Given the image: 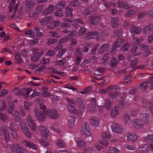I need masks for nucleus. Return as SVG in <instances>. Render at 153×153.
Here are the masks:
<instances>
[{
    "mask_svg": "<svg viewBox=\"0 0 153 153\" xmlns=\"http://www.w3.org/2000/svg\"><path fill=\"white\" fill-rule=\"evenodd\" d=\"M54 14L56 16L61 17L63 15V13L62 10H59L55 12Z\"/></svg>",
    "mask_w": 153,
    "mask_h": 153,
    "instance_id": "obj_54",
    "label": "nucleus"
},
{
    "mask_svg": "<svg viewBox=\"0 0 153 153\" xmlns=\"http://www.w3.org/2000/svg\"><path fill=\"white\" fill-rule=\"evenodd\" d=\"M49 35L55 37H59L60 36V35L59 33L55 31L51 32L49 33Z\"/></svg>",
    "mask_w": 153,
    "mask_h": 153,
    "instance_id": "obj_57",
    "label": "nucleus"
},
{
    "mask_svg": "<svg viewBox=\"0 0 153 153\" xmlns=\"http://www.w3.org/2000/svg\"><path fill=\"white\" fill-rule=\"evenodd\" d=\"M38 128L42 137L45 140H48L49 134L48 130L45 126L41 125L38 126Z\"/></svg>",
    "mask_w": 153,
    "mask_h": 153,
    "instance_id": "obj_4",
    "label": "nucleus"
},
{
    "mask_svg": "<svg viewBox=\"0 0 153 153\" xmlns=\"http://www.w3.org/2000/svg\"><path fill=\"white\" fill-rule=\"evenodd\" d=\"M100 119L96 117H92L90 119V123L93 127L98 126L100 124Z\"/></svg>",
    "mask_w": 153,
    "mask_h": 153,
    "instance_id": "obj_12",
    "label": "nucleus"
},
{
    "mask_svg": "<svg viewBox=\"0 0 153 153\" xmlns=\"http://www.w3.org/2000/svg\"><path fill=\"white\" fill-rule=\"evenodd\" d=\"M16 0H12L10 3L9 5V11H11L14 9L13 13L15 12L17 10L18 7L19 5V3H17L15 6L14 7L15 3Z\"/></svg>",
    "mask_w": 153,
    "mask_h": 153,
    "instance_id": "obj_18",
    "label": "nucleus"
},
{
    "mask_svg": "<svg viewBox=\"0 0 153 153\" xmlns=\"http://www.w3.org/2000/svg\"><path fill=\"white\" fill-rule=\"evenodd\" d=\"M145 140L153 143V135L148 134L144 138Z\"/></svg>",
    "mask_w": 153,
    "mask_h": 153,
    "instance_id": "obj_45",
    "label": "nucleus"
},
{
    "mask_svg": "<svg viewBox=\"0 0 153 153\" xmlns=\"http://www.w3.org/2000/svg\"><path fill=\"white\" fill-rule=\"evenodd\" d=\"M143 41V38L137 39L134 38V43L135 45H139Z\"/></svg>",
    "mask_w": 153,
    "mask_h": 153,
    "instance_id": "obj_55",
    "label": "nucleus"
},
{
    "mask_svg": "<svg viewBox=\"0 0 153 153\" xmlns=\"http://www.w3.org/2000/svg\"><path fill=\"white\" fill-rule=\"evenodd\" d=\"M33 29L35 31L36 34L37 36L40 37L43 34L42 32H40L39 29V28L35 27Z\"/></svg>",
    "mask_w": 153,
    "mask_h": 153,
    "instance_id": "obj_64",
    "label": "nucleus"
},
{
    "mask_svg": "<svg viewBox=\"0 0 153 153\" xmlns=\"http://www.w3.org/2000/svg\"><path fill=\"white\" fill-rule=\"evenodd\" d=\"M35 111L36 117L37 119L39 121H43L45 118L47 116L46 111L43 110L41 111L40 109L36 110Z\"/></svg>",
    "mask_w": 153,
    "mask_h": 153,
    "instance_id": "obj_7",
    "label": "nucleus"
},
{
    "mask_svg": "<svg viewBox=\"0 0 153 153\" xmlns=\"http://www.w3.org/2000/svg\"><path fill=\"white\" fill-rule=\"evenodd\" d=\"M2 130L5 139L7 141H8L9 140V134L7 131V129L5 127H4L2 128Z\"/></svg>",
    "mask_w": 153,
    "mask_h": 153,
    "instance_id": "obj_38",
    "label": "nucleus"
},
{
    "mask_svg": "<svg viewBox=\"0 0 153 153\" xmlns=\"http://www.w3.org/2000/svg\"><path fill=\"white\" fill-rule=\"evenodd\" d=\"M60 24V22L59 20H57L51 24V25H53V27H49V28L53 29V27H57Z\"/></svg>",
    "mask_w": 153,
    "mask_h": 153,
    "instance_id": "obj_53",
    "label": "nucleus"
},
{
    "mask_svg": "<svg viewBox=\"0 0 153 153\" xmlns=\"http://www.w3.org/2000/svg\"><path fill=\"white\" fill-rule=\"evenodd\" d=\"M54 10V6L51 5L47 8L44 10V13L47 14L51 13Z\"/></svg>",
    "mask_w": 153,
    "mask_h": 153,
    "instance_id": "obj_34",
    "label": "nucleus"
},
{
    "mask_svg": "<svg viewBox=\"0 0 153 153\" xmlns=\"http://www.w3.org/2000/svg\"><path fill=\"white\" fill-rule=\"evenodd\" d=\"M50 59L48 58H43L40 61V63L41 64H46L49 63Z\"/></svg>",
    "mask_w": 153,
    "mask_h": 153,
    "instance_id": "obj_63",
    "label": "nucleus"
},
{
    "mask_svg": "<svg viewBox=\"0 0 153 153\" xmlns=\"http://www.w3.org/2000/svg\"><path fill=\"white\" fill-rule=\"evenodd\" d=\"M66 60L64 59L57 60L56 61L55 64L56 65L62 66L63 65L66 63Z\"/></svg>",
    "mask_w": 153,
    "mask_h": 153,
    "instance_id": "obj_42",
    "label": "nucleus"
},
{
    "mask_svg": "<svg viewBox=\"0 0 153 153\" xmlns=\"http://www.w3.org/2000/svg\"><path fill=\"white\" fill-rule=\"evenodd\" d=\"M118 5L120 8L119 12L121 13L123 12H124L125 9L130 8L131 7L129 6L127 3L124 1H119L118 3Z\"/></svg>",
    "mask_w": 153,
    "mask_h": 153,
    "instance_id": "obj_10",
    "label": "nucleus"
},
{
    "mask_svg": "<svg viewBox=\"0 0 153 153\" xmlns=\"http://www.w3.org/2000/svg\"><path fill=\"white\" fill-rule=\"evenodd\" d=\"M12 152L14 153H25L26 150L22 148L18 143H14L11 146L10 148Z\"/></svg>",
    "mask_w": 153,
    "mask_h": 153,
    "instance_id": "obj_6",
    "label": "nucleus"
},
{
    "mask_svg": "<svg viewBox=\"0 0 153 153\" xmlns=\"http://www.w3.org/2000/svg\"><path fill=\"white\" fill-rule=\"evenodd\" d=\"M149 147L148 145L144 144L143 146L140 147L138 148V150L140 153H144L149 150Z\"/></svg>",
    "mask_w": 153,
    "mask_h": 153,
    "instance_id": "obj_23",
    "label": "nucleus"
},
{
    "mask_svg": "<svg viewBox=\"0 0 153 153\" xmlns=\"http://www.w3.org/2000/svg\"><path fill=\"white\" fill-rule=\"evenodd\" d=\"M15 58L17 62L19 63H21L22 62V59L19 54H16L15 56Z\"/></svg>",
    "mask_w": 153,
    "mask_h": 153,
    "instance_id": "obj_61",
    "label": "nucleus"
},
{
    "mask_svg": "<svg viewBox=\"0 0 153 153\" xmlns=\"http://www.w3.org/2000/svg\"><path fill=\"white\" fill-rule=\"evenodd\" d=\"M91 87H89L84 89L82 91L79 92L80 94H84L89 92L91 89Z\"/></svg>",
    "mask_w": 153,
    "mask_h": 153,
    "instance_id": "obj_52",
    "label": "nucleus"
},
{
    "mask_svg": "<svg viewBox=\"0 0 153 153\" xmlns=\"http://www.w3.org/2000/svg\"><path fill=\"white\" fill-rule=\"evenodd\" d=\"M118 63V62L116 58L113 57L111 59L110 62V65L112 67H115Z\"/></svg>",
    "mask_w": 153,
    "mask_h": 153,
    "instance_id": "obj_41",
    "label": "nucleus"
},
{
    "mask_svg": "<svg viewBox=\"0 0 153 153\" xmlns=\"http://www.w3.org/2000/svg\"><path fill=\"white\" fill-rule=\"evenodd\" d=\"M131 51L132 54L135 56H139L141 53L140 50L137 49V47L135 46H132Z\"/></svg>",
    "mask_w": 153,
    "mask_h": 153,
    "instance_id": "obj_24",
    "label": "nucleus"
},
{
    "mask_svg": "<svg viewBox=\"0 0 153 153\" xmlns=\"http://www.w3.org/2000/svg\"><path fill=\"white\" fill-rule=\"evenodd\" d=\"M129 47V45L128 43H126L123 44L122 47L121 49L122 51H127Z\"/></svg>",
    "mask_w": 153,
    "mask_h": 153,
    "instance_id": "obj_56",
    "label": "nucleus"
},
{
    "mask_svg": "<svg viewBox=\"0 0 153 153\" xmlns=\"http://www.w3.org/2000/svg\"><path fill=\"white\" fill-rule=\"evenodd\" d=\"M153 26L152 25H150L146 27L143 31V33L144 34L148 33L149 31H150L151 29L153 28Z\"/></svg>",
    "mask_w": 153,
    "mask_h": 153,
    "instance_id": "obj_37",
    "label": "nucleus"
},
{
    "mask_svg": "<svg viewBox=\"0 0 153 153\" xmlns=\"http://www.w3.org/2000/svg\"><path fill=\"white\" fill-rule=\"evenodd\" d=\"M35 0H27L25 4V8L27 10L32 9L33 7Z\"/></svg>",
    "mask_w": 153,
    "mask_h": 153,
    "instance_id": "obj_17",
    "label": "nucleus"
},
{
    "mask_svg": "<svg viewBox=\"0 0 153 153\" xmlns=\"http://www.w3.org/2000/svg\"><path fill=\"white\" fill-rule=\"evenodd\" d=\"M109 97L113 99H116L119 96V94L117 92H111L109 94Z\"/></svg>",
    "mask_w": 153,
    "mask_h": 153,
    "instance_id": "obj_47",
    "label": "nucleus"
},
{
    "mask_svg": "<svg viewBox=\"0 0 153 153\" xmlns=\"http://www.w3.org/2000/svg\"><path fill=\"white\" fill-rule=\"evenodd\" d=\"M140 117L145 123H147L149 122V117L147 114L145 113L142 114L140 115Z\"/></svg>",
    "mask_w": 153,
    "mask_h": 153,
    "instance_id": "obj_29",
    "label": "nucleus"
},
{
    "mask_svg": "<svg viewBox=\"0 0 153 153\" xmlns=\"http://www.w3.org/2000/svg\"><path fill=\"white\" fill-rule=\"evenodd\" d=\"M105 107L107 109H109L111 105V102L109 99L106 98L104 100Z\"/></svg>",
    "mask_w": 153,
    "mask_h": 153,
    "instance_id": "obj_35",
    "label": "nucleus"
},
{
    "mask_svg": "<svg viewBox=\"0 0 153 153\" xmlns=\"http://www.w3.org/2000/svg\"><path fill=\"white\" fill-rule=\"evenodd\" d=\"M127 140L134 142L137 140V136L134 133H128L127 135Z\"/></svg>",
    "mask_w": 153,
    "mask_h": 153,
    "instance_id": "obj_16",
    "label": "nucleus"
},
{
    "mask_svg": "<svg viewBox=\"0 0 153 153\" xmlns=\"http://www.w3.org/2000/svg\"><path fill=\"white\" fill-rule=\"evenodd\" d=\"M20 125L21 128L23 132L27 137L30 138L32 134L29 131V129L27 127L25 124L22 122L21 123Z\"/></svg>",
    "mask_w": 153,
    "mask_h": 153,
    "instance_id": "obj_9",
    "label": "nucleus"
},
{
    "mask_svg": "<svg viewBox=\"0 0 153 153\" xmlns=\"http://www.w3.org/2000/svg\"><path fill=\"white\" fill-rule=\"evenodd\" d=\"M124 146L125 149L129 150L134 151L135 149L134 146L133 145L126 144Z\"/></svg>",
    "mask_w": 153,
    "mask_h": 153,
    "instance_id": "obj_46",
    "label": "nucleus"
},
{
    "mask_svg": "<svg viewBox=\"0 0 153 153\" xmlns=\"http://www.w3.org/2000/svg\"><path fill=\"white\" fill-rule=\"evenodd\" d=\"M110 113L111 116L113 117H115L118 115L119 112L117 106H115L112 108L110 111Z\"/></svg>",
    "mask_w": 153,
    "mask_h": 153,
    "instance_id": "obj_28",
    "label": "nucleus"
},
{
    "mask_svg": "<svg viewBox=\"0 0 153 153\" xmlns=\"http://www.w3.org/2000/svg\"><path fill=\"white\" fill-rule=\"evenodd\" d=\"M80 132L82 134L85 135L87 137L91 136L89 125L87 123H84L81 125Z\"/></svg>",
    "mask_w": 153,
    "mask_h": 153,
    "instance_id": "obj_3",
    "label": "nucleus"
},
{
    "mask_svg": "<svg viewBox=\"0 0 153 153\" xmlns=\"http://www.w3.org/2000/svg\"><path fill=\"white\" fill-rule=\"evenodd\" d=\"M114 33L115 36H120L122 35V32L121 30L114 31Z\"/></svg>",
    "mask_w": 153,
    "mask_h": 153,
    "instance_id": "obj_59",
    "label": "nucleus"
},
{
    "mask_svg": "<svg viewBox=\"0 0 153 153\" xmlns=\"http://www.w3.org/2000/svg\"><path fill=\"white\" fill-rule=\"evenodd\" d=\"M46 114L47 116L52 119H56L59 117L58 111L55 110H49L46 111Z\"/></svg>",
    "mask_w": 153,
    "mask_h": 153,
    "instance_id": "obj_8",
    "label": "nucleus"
},
{
    "mask_svg": "<svg viewBox=\"0 0 153 153\" xmlns=\"http://www.w3.org/2000/svg\"><path fill=\"white\" fill-rule=\"evenodd\" d=\"M94 147L99 151L103 150L104 148L102 146L99 144L97 142L94 143Z\"/></svg>",
    "mask_w": 153,
    "mask_h": 153,
    "instance_id": "obj_44",
    "label": "nucleus"
},
{
    "mask_svg": "<svg viewBox=\"0 0 153 153\" xmlns=\"http://www.w3.org/2000/svg\"><path fill=\"white\" fill-rule=\"evenodd\" d=\"M77 104L79 105V111L74 106L70 103L67 104V108L69 111L76 114L79 116L81 117L84 112V104L81 98H79L77 100Z\"/></svg>",
    "mask_w": 153,
    "mask_h": 153,
    "instance_id": "obj_1",
    "label": "nucleus"
},
{
    "mask_svg": "<svg viewBox=\"0 0 153 153\" xmlns=\"http://www.w3.org/2000/svg\"><path fill=\"white\" fill-rule=\"evenodd\" d=\"M102 138L106 140H108L111 137V135L108 132L104 131L101 135Z\"/></svg>",
    "mask_w": 153,
    "mask_h": 153,
    "instance_id": "obj_33",
    "label": "nucleus"
},
{
    "mask_svg": "<svg viewBox=\"0 0 153 153\" xmlns=\"http://www.w3.org/2000/svg\"><path fill=\"white\" fill-rule=\"evenodd\" d=\"M69 4L72 6H77L80 5L79 1L77 0H73L70 2Z\"/></svg>",
    "mask_w": 153,
    "mask_h": 153,
    "instance_id": "obj_51",
    "label": "nucleus"
},
{
    "mask_svg": "<svg viewBox=\"0 0 153 153\" xmlns=\"http://www.w3.org/2000/svg\"><path fill=\"white\" fill-rule=\"evenodd\" d=\"M7 102H8L9 108L8 109V112L11 114L13 111V101L10 97L8 98L7 99Z\"/></svg>",
    "mask_w": 153,
    "mask_h": 153,
    "instance_id": "obj_21",
    "label": "nucleus"
},
{
    "mask_svg": "<svg viewBox=\"0 0 153 153\" xmlns=\"http://www.w3.org/2000/svg\"><path fill=\"white\" fill-rule=\"evenodd\" d=\"M124 40L122 39H119L117 40L114 42V46L116 47V48L119 47L123 43Z\"/></svg>",
    "mask_w": 153,
    "mask_h": 153,
    "instance_id": "obj_32",
    "label": "nucleus"
},
{
    "mask_svg": "<svg viewBox=\"0 0 153 153\" xmlns=\"http://www.w3.org/2000/svg\"><path fill=\"white\" fill-rule=\"evenodd\" d=\"M148 46L145 44H142L139 47L140 49L142 51H145L147 50L149 48Z\"/></svg>",
    "mask_w": 153,
    "mask_h": 153,
    "instance_id": "obj_60",
    "label": "nucleus"
},
{
    "mask_svg": "<svg viewBox=\"0 0 153 153\" xmlns=\"http://www.w3.org/2000/svg\"><path fill=\"white\" fill-rule=\"evenodd\" d=\"M141 28L140 27H135L134 25H132L130 28V31L133 36L138 34L141 31Z\"/></svg>",
    "mask_w": 153,
    "mask_h": 153,
    "instance_id": "obj_14",
    "label": "nucleus"
},
{
    "mask_svg": "<svg viewBox=\"0 0 153 153\" xmlns=\"http://www.w3.org/2000/svg\"><path fill=\"white\" fill-rule=\"evenodd\" d=\"M91 45L90 43H85L84 45L83 49V52L86 53L88 52L89 48L90 47Z\"/></svg>",
    "mask_w": 153,
    "mask_h": 153,
    "instance_id": "obj_58",
    "label": "nucleus"
},
{
    "mask_svg": "<svg viewBox=\"0 0 153 153\" xmlns=\"http://www.w3.org/2000/svg\"><path fill=\"white\" fill-rule=\"evenodd\" d=\"M100 19L97 15H92L89 18V22L93 24H95L99 22Z\"/></svg>",
    "mask_w": 153,
    "mask_h": 153,
    "instance_id": "obj_20",
    "label": "nucleus"
},
{
    "mask_svg": "<svg viewBox=\"0 0 153 153\" xmlns=\"http://www.w3.org/2000/svg\"><path fill=\"white\" fill-rule=\"evenodd\" d=\"M66 4V1H61L56 5V7L58 8H63L65 7Z\"/></svg>",
    "mask_w": 153,
    "mask_h": 153,
    "instance_id": "obj_36",
    "label": "nucleus"
},
{
    "mask_svg": "<svg viewBox=\"0 0 153 153\" xmlns=\"http://www.w3.org/2000/svg\"><path fill=\"white\" fill-rule=\"evenodd\" d=\"M77 144L79 148H82L85 147L86 143L81 138H79L77 140Z\"/></svg>",
    "mask_w": 153,
    "mask_h": 153,
    "instance_id": "obj_26",
    "label": "nucleus"
},
{
    "mask_svg": "<svg viewBox=\"0 0 153 153\" xmlns=\"http://www.w3.org/2000/svg\"><path fill=\"white\" fill-rule=\"evenodd\" d=\"M132 124L133 126L137 129H139L142 127L143 124V121L137 119L134 120Z\"/></svg>",
    "mask_w": 153,
    "mask_h": 153,
    "instance_id": "obj_13",
    "label": "nucleus"
},
{
    "mask_svg": "<svg viewBox=\"0 0 153 153\" xmlns=\"http://www.w3.org/2000/svg\"><path fill=\"white\" fill-rule=\"evenodd\" d=\"M22 143L23 144L27 147H29L33 150H36L37 149V146L36 145L29 141L24 140L23 141Z\"/></svg>",
    "mask_w": 153,
    "mask_h": 153,
    "instance_id": "obj_15",
    "label": "nucleus"
},
{
    "mask_svg": "<svg viewBox=\"0 0 153 153\" xmlns=\"http://www.w3.org/2000/svg\"><path fill=\"white\" fill-rule=\"evenodd\" d=\"M97 142L106 147H107L108 145V142L107 141H102V140H98Z\"/></svg>",
    "mask_w": 153,
    "mask_h": 153,
    "instance_id": "obj_62",
    "label": "nucleus"
},
{
    "mask_svg": "<svg viewBox=\"0 0 153 153\" xmlns=\"http://www.w3.org/2000/svg\"><path fill=\"white\" fill-rule=\"evenodd\" d=\"M123 120L126 124L130 123V119L129 115L127 114H125L123 115Z\"/></svg>",
    "mask_w": 153,
    "mask_h": 153,
    "instance_id": "obj_40",
    "label": "nucleus"
},
{
    "mask_svg": "<svg viewBox=\"0 0 153 153\" xmlns=\"http://www.w3.org/2000/svg\"><path fill=\"white\" fill-rule=\"evenodd\" d=\"M111 129L113 132L120 134L123 133V127L121 125L115 123H112L111 126Z\"/></svg>",
    "mask_w": 153,
    "mask_h": 153,
    "instance_id": "obj_5",
    "label": "nucleus"
},
{
    "mask_svg": "<svg viewBox=\"0 0 153 153\" xmlns=\"http://www.w3.org/2000/svg\"><path fill=\"white\" fill-rule=\"evenodd\" d=\"M56 145L59 147H64L66 146V144L63 140L59 139L56 143Z\"/></svg>",
    "mask_w": 153,
    "mask_h": 153,
    "instance_id": "obj_43",
    "label": "nucleus"
},
{
    "mask_svg": "<svg viewBox=\"0 0 153 153\" xmlns=\"http://www.w3.org/2000/svg\"><path fill=\"white\" fill-rule=\"evenodd\" d=\"M27 122L30 130L33 131H35L36 129V127L34 122L32 118L29 117L27 118Z\"/></svg>",
    "mask_w": 153,
    "mask_h": 153,
    "instance_id": "obj_11",
    "label": "nucleus"
},
{
    "mask_svg": "<svg viewBox=\"0 0 153 153\" xmlns=\"http://www.w3.org/2000/svg\"><path fill=\"white\" fill-rule=\"evenodd\" d=\"M108 152L109 153H120L119 149L115 147H109Z\"/></svg>",
    "mask_w": 153,
    "mask_h": 153,
    "instance_id": "obj_39",
    "label": "nucleus"
},
{
    "mask_svg": "<svg viewBox=\"0 0 153 153\" xmlns=\"http://www.w3.org/2000/svg\"><path fill=\"white\" fill-rule=\"evenodd\" d=\"M54 19L53 17L52 16H49L46 17L42 19L40 22L41 24L46 25L49 23L50 22L52 21Z\"/></svg>",
    "mask_w": 153,
    "mask_h": 153,
    "instance_id": "obj_22",
    "label": "nucleus"
},
{
    "mask_svg": "<svg viewBox=\"0 0 153 153\" xmlns=\"http://www.w3.org/2000/svg\"><path fill=\"white\" fill-rule=\"evenodd\" d=\"M25 34L29 35V37L31 38H33L35 36L34 32L31 30H29L26 32Z\"/></svg>",
    "mask_w": 153,
    "mask_h": 153,
    "instance_id": "obj_48",
    "label": "nucleus"
},
{
    "mask_svg": "<svg viewBox=\"0 0 153 153\" xmlns=\"http://www.w3.org/2000/svg\"><path fill=\"white\" fill-rule=\"evenodd\" d=\"M82 50L81 49H78L76 50L75 54L78 55L77 58L76 60V63L78 64L82 61V59L81 57V53Z\"/></svg>",
    "mask_w": 153,
    "mask_h": 153,
    "instance_id": "obj_19",
    "label": "nucleus"
},
{
    "mask_svg": "<svg viewBox=\"0 0 153 153\" xmlns=\"http://www.w3.org/2000/svg\"><path fill=\"white\" fill-rule=\"evenodd\" d=\"M103 71V69L101 68H99L97 69L94 71V75L96 76H100L101 73Z\"/></svg>",
    "mask_w": 153,
    "mask_h": 153,
    "instance_id": "obj_49",
    "label": "nucleus"
},
{
    "mask_svg": "<svg viewBox=\"0 0 153 153\" xmlns=\"http://www.w3.org/2000/svg\"><path fill=\"white\" fill-rule=\"evenodd\" d=\"M76 118L74 117H70L68 122V126L70 128H72L74 126L75 123L76 121Z\"/></svg>",
    "mask_w": 153,
    "mask_h": 153,
    "instance_id": "obj_25",
    "label": "nucleus"
},
{
    "mask_svg": "<svg viewBox=\"0 0 153 153\" xmlns=\"http://www.w3.org/2000/svg\"><path fill=\"white\" fill-rule=\"evenodd\" d=\"M86 32V29L85 28L81 27L77 33V34L79 36L83 35Z\"/></svg>",
    "mask_w": 153,
    "mask_h": 153,
    "instance_id": "obj_50",
    "label": "nucleus"
},
{
    "mask_svg": "<svg viewBox=\"0 0 153 153\" xmlns=\"http://www.w3.org/2000/svg\"><path fill=\"white\" fill-rule=\"evenodd\" d=\"M111 25L113 27L116 28L118 25V19L117 18H113L111 19Z\"/></svg>",
    "mask_w": 153,
    "mask_h": 153,
    "instance_id": "obj_30",
    "label": "nucleus"
},
{
    "mask_svg": "<svg viewBox=\"0 0 153 153\" xmlns=\"http://www.w3.org/2000/svg\"><path fill=\"white\" fill-rule=\"evenodd\" d=\"M33 55L31 57V60L33 62H36L38 60L41 56L44 53L43 51H40L38 48H34L32 50Z\"/></svg>",
    "mask_w": 153,
    "mask_h": 153,
    "instance_id": "obj_2",
    "label": "nucleus"
},
{
    "mask_svg": "<svg viewBox=\"0 0 153 153\" xmlns=\"http://www.w3.org/2000/svg\"><path fill=\"white\" fill-rule=\"evenodd\" d=\"M109 48V45L107 44L102 45L100 47L99 50V53H102L104 52H105L108 50Z\"/></svg>",
    "mask_w": 153,
    "mask_h": 153,
    "instance_id": "obj_27",
    "label": "nucleus"
},
{
    "mask_svg": "<svg viewBox=\"0 0 153 153\" xmlns=\"http://www.w3.org/2000/svg\"><path fill=\"white\" fill-rule=\"evenodd\" d=\"M73 10L71 7L68 6L66 8L65 15L67 17H71L73 16Z\"/></svg>",
    "mask_w": 153,
    "mask_h": 153,
    "instance_id": "obj_31",
    "label": "nucleus"
}]
</instances>
